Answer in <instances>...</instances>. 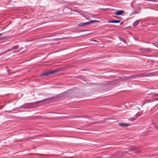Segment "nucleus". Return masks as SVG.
Returning a JSON list of instances; mask_svg holds the SVG:
<instances>
[{
    "label": "nucleus",
    "mask_w": 158,
    "mask_h": 158,
    "mask_svg": "<svg viewBox=\"0 0 158 158\" xmlns=\"http://www.w3.org/2000/svg\"><path fill=\"white\" fill-rule=\"evenodd\" d=\"M56 72V71L53 70L51 71H49L45 73L42 74V75H49L53 73H55Z\"/></svg>",
    "instance_id": "nucleus-1"
},
{
    "label": "nucleus",
    "mask_w": 158,
    "mask_h": 158,
    "mask_svg": "<svg viewBox=\"0 0 158 158\" xmlns=\"http://www.w3.org/2000/svg\"><path fill=\"white\" fill-rule=\"evenodd\" d=\"M124 11L123 10H120L115 13V15H121L124 13Z\"/></svg>",
    "instance_id": "nucleus-2"
},
{
    "label": "nucleus",
    "mask_w": 158,
    "mask_h": 158,
    "mask_svg": "<svg viewBox=\"0 0 158 158\" xmlns=\"http://www.w3.org/2000/svg\"><path fill=\"white\" fill-rule=\"evenodd\" d=\"M89 24V22H85V23H80L79 24V26L80 27H82L86 25H88Z\"/></svg>",
    "instance_id": "nucleus-3"
},
{
    "label": "nucleus",
    "mask_w": 158,
    "mask_h": 158,
    "mask_svg": "<svg viewBox=\"0 0 158 158\" xmlns=\"http://www.w3.org/2000/svg\"><path fill=\"white\" fill-rule=\"evenodd\" d=\"M118 124L120 126L122 127H127L128 126L127 123H119Z\"/></svg>",
    "instance_id": "nucleus-4"
},
{
    "label": "nucleus",
    "mask_w": 158,
    "mask_h": 158,
    "mask_svg": "<svg viewBox=\"0 0 158 158\" xmlns=\"http://www.w3.org/2000/svg\"><path fill=\"white\" fill-rule=\"evenodd\" d=\"M120 20H114L113 21H109L107 22L108 23H118L120 22Z\"/></svg>",
    "instance_id": "nucleus-5"
},
{
    "label": "nucleus",
    "mask_w": 158,
    "mask_h": 158,
    "mask_svg": "<svg viewBox=\"0 0 158 158\" xmlns=\"http://www.w3.org/2000/svg\"><path fill=\"white\" fill-rule=\"evenodd\" d=\"M99 22V21H98V20H93L90 21H89V24H90L91 23H96L98 22Z\"/></svg>",
    "instance_id": "nucleus-6"
},
{
    "label": "nucleus",
    "mask_w": 158,
    "mask_h": 158,
    "mask_svg": "<svg viewBox=\"0 0 158 158\" xmlns=\"http://www.w3.org/2000/svg\"><path fill=\"white\" fill-rule=\"evenodd\" d=\"M19 47V45H16V46H14L12 47L11 48V50H13L17 49Z\"/></svg>",
    "instance_id": "nucleus-7"
},
{
    "label": "nucleus",
    "mask_w": 158,
    "mask_h": 158,
    "mask_svg": "<svg viewBox=\"0 0 158 158\" xmlns=\"http://www.w3.org/2000/svg\"><path fill=\"white\" fill-rule=\"evenodd\" d=\"M139 21L137 20L134 23V26H136L139 23Z\"/></svg>",
    "instance_id": "nucleus-8"
},
{
    "label": "nucleus",
    "mask_w": 158,
    "mask_h": 158,
    "mask_svg": "<svg viewBox=\"0 0 158 158\" xmlns=\"http://www.w3.org/2000/svg\"><path fill=\"white\" fill-rule=\"evenodd\" d=\"M12 50H11V49H8L7 50V51H11Z\"/></svg>",
    "instance_id": "nucleus-9"
},
{
    "label": "nucleus",
    "mask_w": 158,
    "mask_h": 158,
    "mask_svg": "<svg viewBox=\"0 0 158 158\" xmlns=\"http://www.w3.org/2000/svg\"><path fill=\"white\" fill-rule=\"evenodd\" d=\"M3 34V33H0V36L1 35Z\"/></svg>",
    "instance_id": "nucleus-10"
},
{
    "label": "nucleus",
    "mask_w": 158,
    "mask_h": 158,
    "mask_svg": "<svg viewBox=\"0 0 158 158\" xmlns=\"http://www.w3.org/2000/svg\"><path fill=\"white\" fill-rule=\"evenodd\" d=\"M155 95H156V96H158V94H157Z\"/></svg>",
    "instance_id": "nucleus-11"
},
{
    "label": "nucleus",
    "mask_w": 158,
    "mask_h": 158,
    "mask_svg": "<svg viewBox=\"0 0 158 158\" xmlns=\"http://www.w3.org/2000/svg\"><path fill=\"white\" fill-rule=\"evenodd\" d=\"M156 100H158V98L155 99Z\"/></svg>",
    "instance_id": "nucleus-12"
},
{
    "label": "nucleus",
    "mask_w": 158,
    "mask_h": 158,
    "mask_svg": "<svg viewBox=\"0 0 158 158\" xmlns=\"http://www.w3.org/2000/svg\"><path fill=\"white\" fill-rule=\"evenodd\" d=\"M134 120H134H131V121H133V120Z\"/></svg>",
    "instance_id": "nucleus-13"
}]
</instances>
